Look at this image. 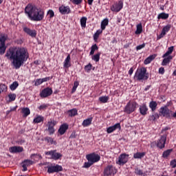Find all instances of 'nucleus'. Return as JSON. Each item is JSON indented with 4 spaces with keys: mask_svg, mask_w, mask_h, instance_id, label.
Listing matches in <instances>:
<instances>
[{
    "mask_svg": "<svg viewBox=\"0 0 176 176\" xmlns=\"http://www.w3.org/2000/svg\"><path fill=\"white\" fill-rule=\"evenodd\" d=\"M6 57L12 60V64L16 69H19L28 60V50L24 47H11L7 51Z\"/></svg>",
    "mask_w": 176,
    "mask_h": 176,
    "instance_id": "1",
    "label": "nucleus"
},
{
    "mask_svg": "<svg viewBox=\"0 0 176 176\" xmlns=\"http://www.w3.org/2000/svg\"><path fill=\"white\" fill-rule=\"evenodd\" d=\"M25 13L31 21H41V20H43L45 16L43 10L37 8L32 4H28L25 7Z\"/></svg>",
    "mask_w": 176,
    "mask_h": 176,
    "instance_id": "2",
    "label": "nucleus"
},
{
    "mask_svg": "<svg viewBox=\"0 0 176 176\" xmlns=\"http://www.w3.org/2000/svg\"><path fill=\"white\" fill-rule=\"evenodd\" d=\"M135 81L143 82L146 81L149 78V74L147 72V69L144 67L138 68L133 77Z\"/></svg>",
    "mask_w": 176,
    "mask_h": 176,
    "instance_id": "3",
    "label": "nucleus"
},
{
    "mask_svg": "<svg viewBox=\"0 0 176 176\" xmlns=\"http://www.w3.org/2000/svg\"><path fill=\"white\" fill-rule=\"evenodd\" d=\"M86 159L88 162L84 163L82 166L83 168H89L95 163L98 162L100 160V156L96 153H91L86 155Z\"/></svg>",
    "mask_w": 176,
    "mask_h": 176,
    "instance_id": "4",
    "label": "nucleus"
},
{
    "mask_svg": "<svg viewBox=\"0 0 176 176\" xmlns=\"http://www.w3.org/2000/svg\"><path fill=\"white\" fill-rule=\"evenodd\" d=\"M170 104V102H168L166 105H164V107H160L159 111L160 116H162L167 119H171V115H172L173 111L168 108Z\"/></svg>",
    "mask_w": 176,
    "mask_h": 176,
    "instance_id": "5",
    "label": "nucleus"
},
{
    "mask_svg": "<svg viewBox=\"0 0 176 176\" xmlns=\"http://www.w3.org/2000/svg\"><path fill=\"white\" fill-rule=\"evenodd\" d=\"M138 107V104L135 101H129L124 109V112L128 115L135 112Z\"/></svg>",
    "mask_w": 176,
    "mask_h": 176,
    "instance_id": "6",
    "label": "nucleus"
},
{
    "mask_svg": "<svg viewBox=\"0 0 176 176\" xmlns=\"http://www.w3.org/2000/svg\"><path fill=\"white\" fill-rule=\"evenodd\" d=\"M45 155L47 156L50 155L51 159L55 161L60 160L63 157V155L57 152L56 150L45 151Z\"/></svg>",
    "mask_w": 176,
    "mask_h": 176,
    "instance_id": "7",
    "label": "nucleus"
},
{
    "mask_svg": "<svg viewBox=\"0 0 176 176\" xmlns=\"http://www.w3.org/2000/svg\"><path fill=\"white\" fill-rule=\"evenodd\" d=\"M167 140V133L160 135V139L155 142L156 146L160 149H163L165 148L166 142Z\"/></svg>",
    "mask_w": 176,
    "mask_h": 176,
    "instance_id": "8",
    "label": "nucleus"
},
{
    "mask_svg": "<svg viewBox=\"0 0 176 176\" xmlns=\"http://www.w3.org/2000/svg\"><path fill=\"white\" fill-rule=\"evenodd\" d=\"M129 155L126 153H122L118 157V160L116 162V164L119 166H124L129 161Z\"/></svg>",
    "mask_w": 176,
    "mask_h": 176,
    "instance_id": "9",
    "label": "nucleus"
},
{
    "mask_svg": "<svg viewBox=\"0 0 176 176\" xmlns=\"http://www.w3.org/2000/svg\"><path fill=\"white\" fill-rule=\"evenodd\" d=\"M56 125V122L54 120H50V121L47 122V129H46V131H48L50 135H54V133H55L54 126Z\"/></svg>",
    "mask_w": 176,
    "mask_h": 176,
    "instance_id": "10",
    "label": "nucleus"
},
{
    "mask_svg": "<svg viewBox=\"0 0 176 176\" xmlns=\"http://www.w3.org/2000/svg\"><path fill=\"white\" fill-rule=\"evenodd\" d=\"M53 94L52 89L50 87H46L43 89L41 93H40V97L41 98H46L47 97H50Z\"/></svg>",
    "mask_w": 176,
    "mask_h": 176,
    "instance_id": "11",
    "label": "nucleus"
},
{
    "mask_svg": "<svg viewBox=\"0 0 176 176\" xmlns=\"http://www.w3.org/2000/svg\"><path fill=\"white\" fill-rule=\"evenodd\" d=\"M60 171H63V167L58 164H56V166H47V173L49 174L58 173Z\"/></svg>",
    "mask_w": 176,
    "mask_h": 176,
    "instance_id": "12",
    "label": "nucleus"
},
{
    "mask_svg": "<svg viewBox=\"0 0 176 176\" xmlns=\"http://www.w3.org/2000/svg\"><path fill=\"white\" fill-rule=\"evenodd\" d=\"M116 173L115 168L112 165H108L104 170V176L114 175Z\"/></svg>",
    "mask_w": 176,
    "mask_h": 176,
    "instance_id": "13",
    "label": "nucleus"
},
{
    "mask_svg": "<svg viewBox=\"0 0 176 176\" xmlns=\"http://www.w3.org/2000/svg\"><path fill=\"white\" fill-rule=\"evenodd\" d=\"M23 30L24 32L28 35H29V36H31V38H36L37 35V32L35 30H31L27 26L23 27Z\"/></svg>",
    "mask_w": 176,
    "mask_h": 176,
    "instance_id": "14",
    "label": "nucleus"
},
{
    "mask_svg": "<svg viewBox=\"0 0 176 176\" xmlns=\"http://www.w3.org/2000/svg\"><path fill=\"white\" fill-rule=\"evenodd\" d=\"M123 8V1L122 0L119 1L118 3H116V5H113L111 8V10L112 12H116L118 13L120 12Z\"/></svg>",
    "mask_w": 176,
    "mask_h": 176,
    "instance_id": "15",
    "label": "nucleus"
},
{
    "mask_svg": "<svg viewBox=\"0 0 176 176\" xmlns=\"http://www.w3.org/2000/svg\"><path fill=\"white\" fill-rule=\"evenodd\" d=\"M9 151L11 153H21L23 151H24V148L20 146H14L10 147Z\"/></svg>",
    "mask_w": 176,
    "mask_h": 176,
    "instance_id": "16",
    "label": "nucleus"
},
{
    "mask_svg": "<svg viewBox=\"0 0 176 176\" xmlns=\"http://www.w3.org/2000/svg\"><path fill=\"white\" fill-rule=\"evenodd\" d=\"M117 129H119V130L121 129L120 123H116L113 126L108 127L107 129V132L108 134H111Z\"/></svg>",
    "mask_w": 176,
    "mask_h": 176,
    "instance_id": "17",
    "label": "nucleus"
},
{
    "mask_svg": "<svg viewBox=\"0 0 176 176\" xmlns=\"http://www.w3.org/2000/svg\"><path fill=\"white\" fill-rule=\"evenodd\" d=\"M58 10L61 14H69L71 12L70 8L63 5L59 7Z\"/></svg>",
    "mask_w": 176,
    "mask_h": 176,
    "instance_id": "18",
    "label": "nucleus"
},
{
    "mask_svg": "<svg viewBox=\"0 0 176 176\" xmlns=\"http://www.w3.org/2000/svg\"><path fill=\"white\" fill-rule=\"evenodd\" d=\"M139 111L140 113V114L143 116H145L147 115V113L148 111V108L146 106V104L143 103L142 104H141L140 106V109H139Z\"/></svg>",
    "mask_w": 176,
    "mask_h": 176,
    "instance_id": "19",
    "label": "nucleus"
},
{
    "mask_svg": "<svg viewBox=\"0 0 176 176\" xmlns=\"http://www.w3.org/2000/svg\"><path fill=\"white\" fill-rule=\"evenodd\" d=\"M69 129V125L67 123H64L60 125L59 129H58V133L60 135H63L65 133V132L68 130Z\"/></svg>",
    "mask_w": 176,
    "mask_h": 176,
    "instance_id": "20",
    "label": "nucleus"
},
{
    "mask_svg": "<svg viewBox=\"0 0 176 176\" xmlns=\"http://www.w3.org/2000/svg\"><path fill=\"white\" fill-rule=\"evenodd\" d=\"M157 54H152V55H150L148 58H146V59H145V60H144V64L145 65H149V64H151V63L152 62V61H153L155 58H156V57H157Z\"/></svg>",
    "mask_w": 176,
    "mask_h": 176,
    "instance_id": "21",
    "label": "nucleus"
},
{
    "mask_svg": "<svg viewBox=\"0 0 176 176\" xmlns=\"http://www.w3.org/2000/svg\"><path fill=\"white\" fill-rule=\"evenodd\" d=\"M92 120H93V117H89L85 120H84V121L82 123V126L83 127H88L89 126L91 123H92Z\"/></svg>",
    "mask_w": 176,
    "mask_h": 176,
    "instance_id": "22",
    "label": "nucleus"
},
{
    "mask_svg": "<svg viewBox=\"0 0 176 176\" xmlns=\"http://www.w3.org/2000/svg\"><path fill=\"white\" fill-rule=\"evenodd\" d=\"M164 59L163 60L162 63V66H167L170 60H173V56H168L167 57H164Z\"/></svg>",
    "mask_w": 176,
    "mask_h": 176,
    "instance_id": "23",
    "label": "nucleus"
},
{
    "mask_svg": "<svg viewBox=\"0 0 176 176\" xmlns=\"http://www.w3.org/2000/svg\"><path fill=\"white\" fill-rule=\"evenodd\" d=\"M67 114L69 117L72 118L78 115V110L76 109H72L67 111Z\"/></svg>",
    "mask_w": 176,
    "mask_h": 176,
    "instance_id": "24",
    "label": "nucleus"
},
{
    "mask_svg": "<svg viewBox=\"0 0 176 176\" xmlns=\"http://www.w3.org/2000/svg\"><path fill=\"white\" fill-rule=\"evenodd\" d=\"M70 61H71L70 55L68 54L64 61V65H63L64 68L68 69L71 67Z\"/></svg>",
    "mask_w": 176,
    "mask_h": 176,
    "instance_id": "25",
    "label": "nucleus"
},
{
    "mask_svg": "<svg viewBox=\"0 0 176 176\" xmlns=\"http://www.w3.org/2000/svg\"><path fill=\"white\" fill-rule=\"evenodd\" d=\"M146 155L145 152H137L136 153H134L133 158L135 160H141Z\"/></svg>",
    "mask_w": 176,
    "mask_h": 176,
    "instance_id": "26",
    "label": "nucleus"
},
{
    "mask_svg": "<svg viewBox=\"0 0 176 176\" xmlns=\"http://www.w3.org/2000/svg\"><path fill=\"white\" fill-rule=\"evenodd\" d=\"M44 117L41 115H37L36 118L33 120L34 124H39L43 122Z\"/></svg>",
    "mask_w": 176,
    "mask_h": 176,
    "instance_id": "27",
    "label": "nucleus"
},
{
    "mask_svg": "<svg viewBox=\"0 0 176 176\" xmlns=\"http://www.w3.org/2000/svg\"><path fill=\"white\" fill-rule=\"evenodd\" d=\"M160 118V114L158 113H153L152 115L149 116L148 121L155 122L156 120Z\"/></svg>",
    "mask_w": 176,
    "mask_h": 176,
    "instance_id": "28",
    "label": "nucleus"
},
{
    "mask_svg": "<svg viewBox=\"0 0 176 176\" xmlns=\"http://www.w3.org/2000/svg\"><path fill=\"white\" fill-rule=\"evenodd\" d=\"M157 103L156 101L152 100L149 102V107L152 112H155L157 110Z\"/></svg>",
    "mask_w": 176,
    "mask_h": 176,
    "instance_id": "29",
    "label": "nucleus"
},
{
    "mask_svg": "<svg viewBox=\"0 0 176 176\" xmlns=\"http://www.w3.org/2000/svg\"><path fill=\"white\" fill-rule=\"evenodd\" d=\"M169 17V14H166L165 12H162L160 13L158 16H157V19L158 20H167V19H168Z\"/></svg>",
    "mask_w": 176,
    "mask_h": 176,
    "instance_id": "30",
    "label": "nucleus"
},
{
    "mask_svg": "<svg viewBox=\"0 0 176 176\" xmlns=\"http://www.w3.org/2000/svg\"><path fill=\"white\" fill-rule=\"evenodd\" d=\"M174 50V47L171 46L168 48V51L162 56V58H166L168 56H171L170 54L173 53Z\"/></svg>",
    "mask_w": 176,
    "mask_h": 176,
    "instance_id": "31",
    "label": "nucleus"
},
{
    "mask_svg": "<svg viewBox=\"0 0 176 176\" xmlns=\"http://www.w3.org/2000/svg\"><path fill=\"white\" fill-rule=\"evenodd\" d=\"M44 141L46 142L47 144L50 143L52 145H56V142L54 140V139L51 137H45L44 138Z\"/></svg>",
    "mask_w": 176,
    "mask_h": 176,
    "instance_id": "32",
    "label": "nucleus"
},
{
    "mask_svg": "<svg viewBox=\"0 0 176 176\" xmlns=\"http://www.w3.org/2000/svg\"><path fill=\"white\" fill-rule=\"evenodd\" d=\"M109 24V19H104L103 21L101 22V30L104 31Z\"/></svg>",
    "mask_w": 176,
    "mask_h": 176,
    "instance_id": "33",
    "label": "nucleus"
},
{
    "mask_svg": "<svg viewBox=\"0 0 176 176\" xmlns=\"http://www.w3.org/2000/svg\"><path fill=\"white\" fill-rule=\"evenodd\" d=\"M22 113L23 114L24 118L28 117V116L30 114V109L28 107L23 108Z\"/></svg>",
    "mask_w": 176,
    "mask_h": 176,
    "instance_id": "34",
    "label": "nucleus"
},
{
    "mask_svg": "<svg viewBox=\"0 0 176 176\" xmlns=\"http://www.w3.org/2000/svg\"><path fill=\"white\" fill-rule=\"evenodd\" d=\"M87 18L85 16H82L80 19V25L82 28H85L86 24H87Z\"/></svg>",
    "mask_w": 176,
    "mask_h": 176,
    "instance_id": "35",
    "label": "nucleus"
},
{
    "mask_svg": "<svg viewBox=\"0 0 176 176\" xmlns=\"http://www.w3.org/2000/svg\"><path fill=\"white\" fill-rule=\"evenodd\" d=\"M100 34H102V29L97 30L96 32L94 34V40L95 42H96V41L98 39L99 35H100Z\"/></svg>",
    "mask_w": 176,
    "mask_h": 176,
    "instance_id": "36",
    "label": "nucleus"
},
{
    "mask_svg": "<svg viewBox=\"0 0 176 176\" xmlns=\"http://www.w3.org/2000/svg\"><path fill=\"white\" fill-rule=\"evenodd\" d=\"M142 31V23H139L138 25H137V30L135 31L136 35H140V34H141Z\"/></svg>",
    "mask_w": 176,
    "mask_h": 176,
    "instance_id": "37",
    "label": "nucleus"
},
{
    "mask_svg": "<svg viewBox=\"0 0 176 176\" xmlns=\"http://www.w3.org/2000/svg\"><path fill=\"white\" fill-rule=\"evenodd\" d=\"M172 152H173V149L172 148L168 149V150L164 151V153L162 154V157L167 158L170 155V153Z\"/></svg>",
    "mask_w": 176,
    "mask_h": 176,
    "instance_id": "38",
    "label": "nucleus"
},
{
    "mask_svg": "<svg viewBox=\"0 0 176 176\" xmlns=\"http://www.w3.org/2000/svg\"><path fill=\"white\" fill-rule=\"evenodd\" d=\"M17 87H19V82L16 81L12 82V84L10 86V90L12 91H15Z\"/></svg>",
    "mask_w": 176,
    "mask_h": 176,
    "instance_id": "39",
    "label": "nucleus"
},
{
    "mask_svg": "<svg viewBox=\"0 0 176 176\" xmlns=\"http://www.w3.org/2000/svg\"><path fill=\"white\" fill-rule=\"evenodd\" d=\"M6 51V44L2 41L1 39V54H4L5 52Z\"/></svg>",
    "mask_w": 176,
    "mask_h": 176,
    "instance_id": "40",
    "label": "nucleus"
},
{
    "mask_svg": "<svg viewBox=\"0 0 176 176\" xmlns=\"http://www.w3.org/2000/svg\"><path fill=\"white\" fill-rule=\"evenodd\" d=\"M170 28L171 25L168 24L163 28L162 32H163V34L166 35V32H169Z\"/></svg>",
    "mask_w": 176,
    "mask_h": 176,
    "instance_id": "41",
    "label": "nucleus"
},
{
    "mask_svg": "<svg viewBox=\"0 0 176 176\" xmlns=\"http://www.w3.org/2000/svg\"><path fill=\"white\" fill-rule=\"evenodd\" d=\"M109 99V96H101L99 98V101L103 104L107 103Z\"/></svg>",
    "mask_w": 176,
    "mask_h": 176,
    "instance_id": "42",
    "label": "nucleus"
},
{
    "mask_svg": "<svg viewBox=\"0 0 176 176\" xmlns=\"http://www.w3.org/2000/svg\"><path fill=\"white\" fill-rule=\"evenodd\" d=\"M96 50H98V47L96 44H94L91 47L90 56H93Z\"/></svg>",
    "mask_w": 176,
    "mask_h": 176,
    "instance_id": "43",
    "label": "nucleus"
},
{
    "mask_svg": "<svg viewBox=\"0 0 176 176\" xmlns=\"http://www.w3.org/2000/svg\"><path fill=\"white\" fill-rule=\"evenodd\" d=\"M100 53L98 52L96 54L92 56V60L96 63L99 62L100 60Z\"/></svg>",
    "mask_w": 176,
    "mask_h": 176,
    "instance_id": "44",
    "label": "nucleus"
},
{
    "mask_svg": "<svg viewBox=\"0 0 176 176\" xmlns=\"http://www.w3.org/2000/svg\"><path fill=\"white\" fill-rule=\"evenodd\" d=\"M16 94H9L8 95V98H9V101L10 102H14V100H16Z\"/></svg>",
    "mask_w": 176,
    "mask_h": 176,
    "instance_id": "45",
    "label": "nucleus"
},
{
    "mask_svg": "<svg viewBox=\"0 0 176 176\" xmlns=\"http://www.w3.org/2000/svg\"><path fill=\"white\" fill-rule=\"evenodd\" d=\"M48 104H42L38 107V109H39V111H45L48 108Z\"/></svg>",
    "mask_w": 176,
    "mask_h": 176,
    "instance_id": "46",
    "label": "nucleus"
},
{
    "mask_svg": "<svg viewBox=\"0 0 176 176\" xmlns=\"http://www.w3.org/2000/svg\"><path fill=\"white\" fill-rule=\"evenodd\" d=\"M135 173L136 175L142 176L144 175L143 170L137 168L135 169Z\"/></svg>",
    "mask_w": 176,
    "mask_h": 176,
    "instance_id": "47",
    "label": "nucleus"
},
{
    "mask_svg": "<svg viewBox=\"0 0 176 176\" xmlns=\"http://www.w3.org/2000/svg\"><path fill=\"white\" fill-rule=\"evenodd\" d=\"M23 164L26 166H30L31 165L33 164V161L30 160H24V162H23Z\"/></svg>",
    "mask_w": 176,
    "mask_h": 176,
    "instance_id": "48",
    "label": "nucleus"
},
{
    "mask_svg": "<svg viewBox=\"0 0 176 176\" xmlns=\"http://www.w3.org/2000/svg\"><path fill=\"white\" fill-rule=\"evenodd\" d=\"M43 84V81L41 78H38L36 80H34V86L38 87Z\"/></svg>",
    "mask_w": 176,
    "mask_h": 176,
    "instance_id": "49",
    "label": "nucleus"
},
{
    "mask_svg": "<svg viewBox=\"0 0 176 176\" xmlns=\"http://www.w3.org/2000/svg\"><path fill=\"white\" fill-rule=\"evenodd\" d=\"M78 85H79V82L78 81H75L74 82V87L72 88V93L74 94L75 93V91H76L77 89V87H78Z\"/></svg>",
    "mask_w": 176,
    "mask_h": 176,
    "instance_id": "50",
    "label": "nucleus"
},
{
    "mask_svg": "<svg viewBox=\"0 0 176 176\" xmlns=\"http://www.w3.org/2000/svg\"><path fill=\"white\" fill-rule=\"evenodd\" d=\"M91 68H92L91 64L89 63V65L85 67V72L89 73L91 70Z\"/></svg>",
    "mask_w": 176,
    "mask_h": 176,
    "instance_id": "51",
    "label": "nucleus"
},
{
    "mask_svg": "<svg viewBox=\"0 0 176 176\" xmlns=\"http://www.w3.org/2000/svg\"><path fill=\"white\" fill-rule=\"evenodd\" d=\"M170 166L172 167V168H176V159L170 161Z\"/></svg>",
    "mask_w": 176,
    "mask_h": 176,
    "instance_id": "52",
    "label": "nucleus"
},
{
    "mask_svg": "<svg viewBox=\"0 0 176 176\" xmlns=\"http://www.w3.org/2000/svg\"><path fill=\"white\" fill-rule=\"evenodd\" d=\"M52 79V76H49V77H45V78H41L42 83L50 81Z\"/></svg>",
    "mask_w": 176,
    "mask_h": 176,
    "instance_id": "53",
    "label": "nucleus"
},
{
    "mask_svg": "<svg viewBox=\"0 0 176 176\" xmlns=\"http://www.w3.org/2000/svg\"><path fill=\"white\" fill-rule=\"evenodd\" d=\"M47 14L50 16V19H52L54 16V12L52 10H49Z\"/></svg>",
    "mask_w": 176,
    "mask_h": 176,
    "instance_id": "54",
    "label": "nucleus"
},
{
    "mask_svg": "<svg viewBox=\"0 0 176 176\" xmlns=\"http://www.w3.org/2000/svg\"><path fill=\"white\" fill-rule=\"evenodd\" d=\"M8 39V36H5L1 34V43H2V42H3V43H5V42H6V40Z\"/></svg>",
    "mask_w": 176,
    "mask_h": 176,
    "instance_id": "55",
    "label": "nucleus"
},
{
    "mask_svg": "<svg viewBox=\"0 0 176 176\" xmlns=\"http://www.w3.org/2000/svg\"><path fill=\"white\" fill-rule=\"evenodd\" d=\"M82 0H71V2L74 3V5H80L81 3Z\"/></svg>",
    "mask_w": 176,
    "mask_h": 176,
    "instance_id": "56",
    "label": "nucleus"
},
{
    "mask_svg": "<svg viewBox=\"0 0 176 176\" xmlns=\"http://www.w3.org/2000/svg\"><path fill=\"white\" fill-rule=\"evenodd\" d=\"M145 46H146V43H144L143 44H142V45H138L136 47V50L137 51L141 50V49H144V47H145Z\"/></svg>",
    "mask_w": 176,
    "mask_h": 176,
    "instance_id": "57",
    "label": "nucleus"
},
{
    "mask_svg": "<svg viewBox=\"0 0 176 176\" xmlns=\"http://www.w3.org/2000/svg\"><path fill=\"white\" fill-rule=\"evenodd\" d=\"M159 74L160 75H164L165 74V69L163 67H160L159 69Z\"/></svg>",
    "mask_w": 176,
    "mask_h": 176,
    "instance_id": "58",
    "label": "nucleus"
},
{
    "mask_svg": "<svg viewBox=\"0 0 176 176\" xmlns=\"http://www.w3.org/2000/svg\"><path fill=\"white\" fill-rule=\"evenodd\" d=\"M27 167H28V166H27L26 165L23 164V163L22 168H23V169L22 170V171H23V172H25V171L28 170V168Z\"/></svg>",
    "mask_w": 176,
    "mask_h": 176,
    "instance_id": "59",
    "label": "nucleus"
},
{
    "mask_svg": "<svg viewBox=\"0 0 176 176\" xmlns=\"http://www.w3.org/2000/svg\"><path fill=\"white\" fill-rule=\"evenodd\" d=\"M164 35H166V34H163V32H162V33H161L159 36H157V41H160V39H162V38L163 36H164Z\"/></svg>",
    "mask_w": 176,
    "mask_h": 176,
    "instance_id": "60",
    "label": "nucleus"
},
{
    "mask_svg": "<svg viewBox=\"0 0 176 176\" xmlns=\"http://www.w3.org/2000/svg\"><path fill=\"white\" fill-rule=\"evenodd\" d=\"M111 43H113V44H116V43H118V41H117V39H116V37H113V40L111 41Z\"/></svg>",
    "mask_w": 176,
    "mask_h": 176,
    "instance_id": "61",
    "label": "nucleus"
},
{
    "mask_svg": "<svg viewBox=\"0 0 176 176\" xmlns=\"http://www.w3.org/2000/svg\"><path fill=\"white\" fill-rule=\"evenodd\" d=\"M170 127L166 126L165 128H164V129H162V133H164V132H165V131H168V130H170Z\"/></svg>",
    "mask_w": 176,
    "mask_h": 176,
    "instance_id": "62",
    "label": "nucleus"
},
{
    "mask_svg": "<svg viewBox=\"0 0 176 176\" xmlns=\"http://www.w3.org/2000/svg\"><path fill=\"white\" fill-rule=\"evenodd\" d=\"M133 74V67H131V69L129 71V74L130 76H132Z\"/></svg>",
    "mask_w": 176,
    "mask_h": 176,
    "instance_id": "63",
    "label": "nucleus"
},
{
    "mask_svg": "<svg viewBox=\"0 0 176 176\" xmlns=\"http://www.w3.org/2000/svg\"><path fill=\"white\" fill-rule=\"evenodd\" d=\"M175 118L176 119V112H175V113H171V118Z\"/></svg>",
    "mask_w": 176,
    "mask_h": 176,
    "instance_id": "64",
    "label": "nucleus"
}]
</instances>
